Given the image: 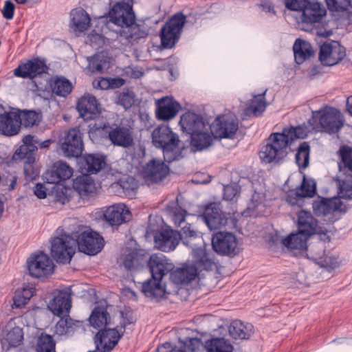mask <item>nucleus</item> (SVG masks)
<instances>
[{
    "label": "nucleus",
    "instance_id": "obj_1",
    "mask_svg": "<svg viewBox=\"0 0 352 352\" xmlns=\"http://www.w3.org/2000/svg\"><path fill=\"white\" fill-rule=\"evenodd\" d=\"M285 3L288 10L302 12V30L322 38H328L332 35L333 31L327 30L322 22L327 14L322 3L310 2L309 0H285Z\"/></svg>",
    "mask_w": 352,
    "mask_h": 352
},
{
    "label": "nucleus",
    "instance_id": "obj_2",
    "mask_svg": "<svg viewBox=\"0 0 352 352\" xmlns=\"http://www.w3.org/2000/svg\"><path fill=\"white\" fill-rule=\"evenodd\" d=\"M179 125L183 132L190 135V145L195 151H203L212 144L210 124L201 115L186 111L181 116Z\"/></svg>",
    "mask_w": 352,
    "mask_h": 352
},
{
    "label": "nucleus",
    "instance_id": "obj_3",
    "mask_svg": "<svg viewBox=\"0 0 352 352\" xmlns=\"http://www.w3.org/2000/svg\"><path fill=\"white\" fill-rule=\"evenodd\" d=\"M151 137L155 147L162 150L164 159L166 163L170 164L183 157L179 136L168 125L157 126L153 131Z\"/></svg>",
    "mask_w": 352,
    "mask_h": 352
},
{
    "label": "nucleus",
    "instance_id": "obj_4",
    "mask_svg": "<svg viewBox=\"0 0 352 352\" xmlns=\"http://www.w3.org/2000/svg\"><path fill=\"white\" fill-rule=\"evenodd\" d=\"M339 171L336 177L340 198L352 200V148L342 146L339 150Z\"/></svg>",
    "mask_w": 352,
    "mask_h": 352
},
{
    "label": "nucleus",
    "instance_id": "obj_5",
    "mask_svg": "<svg viewBox=\"0 0 352 352\" xmlns=\"http://www.w3.org/2000/svg\"><path fill=\"white\" fill-rule=\"evenodd\" d=\"M201 216L210 230L226 226L234 228L237 223L234 214L223 212L220 203L210 202L206 204Z\"/></svg>",
    "mask_w": 352,
    "mask_h": 352
},
{
    "label": "nucleus",
    "instance_id": "obj_6",
    "mask_svg": "<svg viewBox=\"0 0 352 352\" xmlns=\"http://www.w3.org/2000/svg\"><path fill=\"white\" fill-rule=\"evenodd\" d=\"M318 121L322 131L333 135L340 131L344 125V120L338 109L326 106L318 111H312L309 124L314 125Z\"/></svg>",
    "mask_w": 352,
    "mask_h": 352
},
{
    "label": "nucleus",
    "instance_id": "obj_7",
    "mask_svg": "<svg viewBox=\"0 0 352 352\" xmlns=\"http://www.w3.org/2000/svg\"><path fill=\"white\" fill-rule=\"evenodd\" d=\"M259 152V157L265 164L279 163L287 155L289 144L280 133H272Z\"/></svg>",
    "mask_w": 352,
    "mask_h": 352
},
{
    "label": "nucleus",
    "instance_id": "obj_8",
    "mask_svg": "<svg viewBox=\"0 0 352 352\" xmlns=\"http://www.w3.org/2000/svg\"><path fill=\"white\" fill-rule=\"evenodd\" d=\"M58 234L51 239V255L58 263L61 264L69 263L75 254L74 248V240L61 228L56 230Z\"/></svg>",
    "mask_w": 352,
    "mask_h": 352
},
{
    "label": "nucleus",
    "instance_id": "obj_9",
    "mask_svg": "<svg viewBox=\"0 0 352 352\" xmlns=\"http://www.w3.org/2000/svg\"><path fill=\"white\" fill-rule=\"evenodd\" d=\"M324 224L320 225L310 211L301 209L297 212V230L302 235L310 237L318 234L321 241L329 242L330 241V236L328 234L329 230Z\"/></svg>",
    "mask_w": 352,
    "mask_h": 352
},
{
    "label": "nucleus",
    "instance_id": "obj_10",
    "mask_svg": "<svg viewBox=\"0 0 352 352\" xmlns=\"http://www.w3.org/2000/svg\"><path fill=\"white\" fill-rule=\"evenodd\" d=\"M186 18L182 12H177L163 25L160 36L161 45L164 49H172L179 41Z\"/></svg>",
    "mask_w": 352,
    "mask_h": 352
},
{
    "label": "nucleus",
    "instance_id": "obj_11",
    "mask_svg": "<svg viewBox=\"0 0 352 352\" xmlns=\"http://www.w3.org/2000/svg\"><path fill=\"white\" fill-rule=\"evenodd\" d=\"M342 201L337 197L327 198L318 196L312 203L314 213L317 217H323L327 226L333 224L340 219L337 212H342Z\"/></svg>",
    "mask_w": 352,
    "mask_h": 352
},
{
    "label": "nucleus",
    "instance_id": "obj_12",
    "mask_svg": "<svg viewBox=\"0 0 352 352\" xmlns=\"http://www.w3.org/2000/svg\"><path fill=\"white\" fill-rule=\"evenodd\" d=\"M210 135L218 139H233L239 129V120L234 114L218 116L208 126Z\"/></svg>",
    "mask_w": 352,
    "mask_h": 352
},
{
    "label": "nucleus",
    "instance_id": "obj_13",
    "mask_svg": "<svg viewBox=\"0 0 352 352\" xmlns=\"http://www.w3.org/2000/svg\"><path fill=\"white\" fill-rule=\"evenodd\" d=\"M75 241L80 252L90 256H94L100 252L104 245L103 237L91 228L78 234Z\"/></svg>",
    "mask_w": 352,
    "mask_h": 352
},
{
    "label": "nucleus",
    "instance_id": "obj_14",
    "mask_svg": "<svg viewBox=\"0 0 352 352\" xmlns=\"http://www.w3.org/2000/svg\"><path fill=\"white\" fill-rule=\"evenodd\" d=\"M107 17L109 22L117 25L120 29L129 26L135 20V15L133 10V1L127 2H116L109 10Z\"/></svg>",
    "mask_w": 352,
    "mask_h": 352
},
{
    "label": "nucleus",
    "instance_id": "obj_15",
    "mask_svg": "<svg viewBox=\"0 0 352 352\" xmlns=\"http://www.w3.org/2000/svg\"><path fill=\"white\" fill-rule=\"evenodd\" d=\"M346 48L340 42L331 40L320 45L319 60L324 66H334L346 56Z\"/></svg>",
    "mask_w": 352,
    "mask_h": 352
},
{
    "label": "nucleus",
    "instance_id": "obj_16",
    "mask_svg": "<svg viewBox=\"0 0 352 352\" xmlns=\"http://www.w3.org/2000/svg\"><path fill=\"white\" fill-rule=\"evenodd\" d=\"M237 245V239L231 232L219 231L212 235V246L219 255L234 257L238 253Z\"/></svg>",
    "mask_w": 352,
    "mask_h": 352
},
{
    "label": "nucleus",
    "instance_id": "obj_17",
    "mask_svg": "<svg viewBox=\"0 0 352 352\" xmlns=\"http://www.w3.org/2000/svg\"><path fill=\"white\" fill-rule=\"evenodd\" d=\"M27 264L29 274L32 277L47 276L54 272L52 260L43 252L32 254L28 259Z\"/></svg>",
    "mask_w": 352,
    "mask_h": 352
},
{
    "label": "nucleus",
    "instance_id": "obj_18",
    "mask_svg": "<svg viewBox=\"0 0 352 352\" xmlns=\"http://www.w3.org/2000/svg\"><path fill=\"white\" fill-rule=\"evenodd\" d=\"M61 149L67 157L81 156L84 144L82 133L77 127L69 129L61 140Z\"/></svg>",
    "mask_w": 352,
    "mask_h": 352
},
{
    "label": "nucleus",
    "instance_id": "obj_19",
    "mask_svg": "<svg viewBox=\"0 0 352 352\" xmlns=\"http://www.w3.org/2000/svg\"><path fill=\"white\" fill-rule=\"evenodd\" d=\"M48 69L45 59L37 56L19 65L14 70V74L22 78L33 80L43 74H47Z\"/></svg>",
    "mask_w": 352,
    "mask_h": 352
},
{
    "label": "nucleus",
    "instance_id": "obj_20",
    "mask_svg": "<svg viewBox=\"0 0 352 352\" xmlns=\"http://www.w3.org/2000/svg\"><path fill=\"white\" fill-rule=\"evenodd\" d=\"M147 267L151 276L157 281H162V278L174 269L175 265L164 254L157 253L150 256Z\"/></svg>",
    "mask_w": 352,
    "mask_h": 352
},
{
    "label": "nucleus",
    "instance_id": "obj_21",
    "mask_svg": "<svg viewBox=\"0 0 352 352\" xmlns=\"http://www.w3.org/2000/svg\"><path fill=\"white\" fill-rule=\"evenodd\" d=\"M123 334L119 327H105L96 334L94 337L96 345L99 344L100 352H110L118 343Z\"/></svg>",
    "mask_w": 352,
    "mask_h": 352
},
{
    "label": "nucleus",
    "instance_id": "obj_22",
    "mask_svg": "<svg viewBox=\"0 0 352 352\" xmlns=\"http://www.w3.org/2000/svg\"><path fill=\"white\" fill-rule=\"evenodd\" d=\"M178 230L171 228L158 230L153 234L155 246L164 252L173 251L179 243Z\"/></svg>",
    "mask_w": 352,
    "mask_h": 352
},
{
    "label": "nucleus",
    "instance_id": "obj_23",
    "mask_svg": "<svg viewBox=\"0 0 352 352\" xmlns=\"http://www.w3.org/2000/svg\"><path fill=\"white\" fill-rule=\"evenodd\" d=\"M155 115L160 120L168 121L175 118L182 109L173 96H164L155 100Z\"/></svg>",
    "mask_w": 352,
    "mask_h": 352
},
{
    "label": "nucleus",
    "instance_id": "obj_24",
    "mask_svg": "<svg viewBox=\"0 0 352 352\" xmlns=\"http://www.w3.org/2000/svg\"><path fill=\"white\" fill-rule=\"evenodd\" d=\"M100 104L94 96L85 94L78 99L76 109L85 120H91L99 116Z\"/></svg>",
    "mask_w": 352,
    "mask_h": 352
},
{
    "label": "nucleus",
    "instance_id": "obj_25",
    "mask_svg": "<svg viewBox=\"0 0 352 352\" xmlns=\"http://www.w3.org/2000/svg\"><path fill=\"white\" fill-rule=\"evenodd\" d=\"M161 159L153 158L144 166L145 178L153 182H158L169 174V166Z\"/></svg>",
    "mask_w": 352,
    "mask_h": 352
},
{
    "label": "nucleus",
    "instance_id": "obj_26",
    "mask_svg": "<svg viewBox=\"0 0 352 352\" xmlns=\"http://www.w3.org/2000/svg\"><path fill=\"white\" fill-rule=\"evenodd\" d=\"M18 118L16 108L13 109V111H4L1 113L0 133L6 137L17 135L21 131Z\"/></svg>",
    "mask_w": 352,
    "mask_h": 352
},
{
    "label": "nucleus",
    "instance_id": "obj_27",
    "mask_svg": "<svg viewBox=\"0 0 352 352\" xmlns=\"http://www.w3.org/2000/svg\"><path fill=\"white\" fill-rule=\"evenodd\" d=\"M130 211L123 204L109 206L103 213L104 220L111 226H118L129 219Z\"/></svg>",
    "mask_w": 352,
    "mask_h": 352
},
{
    "label": "nucleus",
    "instance_id": "obj_28",
    "mask_svg": "<svg viewBox=\"0 0 352 352\" xmlns=\"http://www.w3.org/2000/svg\"><path fill=\"white\" fill-rule=\"evenodd\" d=\"M89 322L91 327L99 331L111 324V318L107 310V301L94 307L89 316Z\"/></svg>",
    "mask_w": 352,
    "mask_h": 352
},
{
    "label": "nucleus",
    "instance_id": "obj_29",
    "mask_svg": "<svg viewBox=\"0 0 352 352\" xmlns=\"http://www.w3.org/2000/svg\"><path fill=\"white\" fill-rule=\"evenodd\" d=\"M108 138L114 146L127 148L132 145L133 138L129 127L124 125H115L111 127Z\"/></svg>",
    "mask_w": 352,
    "mask_h": 352
},
{
    "label": "nucleus",
    "instance_id": "obj_30",
    "mask_svg": "<svg viewBox=\"0 0 352 352\" xmlns=\"http://www.w3.org/2000/svg\"><path fill=\"white\" fill-rule=\"evenodd\" d=\"M23 144L17 148L12 156V158L6 162L8 166H12L18 161H22L25 157L35 155L38 148L34 142V136L28 135L23 140Z\"/></svg>",
    "mask_w": 352,
    "mask_h": 352
},
{
    "label": "nucleus",
    "instance_id": "obj_31",
    "mask_svg": "<svg viewBox=\"0 0 352 352\" xmlns=\"http://www.w3.org/2000/svg\"><path fill=\"white\" fill-rule=\"evenodd\" d=\"M71 298L66 291H59L54 295L48 305L49 309L58 316L67 313L71 308Z\"/></svg>",
    "mask_w": 352,
    "mask_h": 352
},
{
    "label": "nucleus",
    "instance_id": "obj_32",
    "mask_svg": "<svg viewBox=\"0 0 352 352\" xmlns=\"http://www.w3.org/2000/svg\"><path fill=\"white\" fill-rule=\"evenodd\" d=\"M197 274L194 265H185L182 267L173 269L170 272V280L174 284H187L193 280Z\"/></svg>",
    "mask_w": 352,
    "mask_h": 352
},
{
    "label": "nucleus",
    "instance_id": "obj_33",
    "mask_svg": "<svg viewBox=\"0 0 352 352\" xmlns=\"http://www.w3.org/2000/svg\"><path fill=\"white\" fill-rule=\"evenodd\" d=\"M73 188L82 199L91 196L96 189L94 180L87 174L76 177L73 181Z\"/></svg>",
    "mask_w": 352,
    "mask_h": 352
},
{
    "label": "nucleus",
    "instance_id": "obj_34",
    "mask_svg": "<svg viewBox=\"0 0 352 352\" xmlns=\"http://www.w3.org/2000/svg\"><path fill=\"white\" fill-rule=\"evenodd\" d=\"M118 36L124 37L129 42L138 41L148 36V32L144 27L135 23V21L129 26H124L123 29L115 31Z\"/></svg>",
    "mask_w": 352,
    "mask_h": 352
},
{
    "label": "nucleus",
    "instance_id": "obj_35",
    "mask_svg": "<svg viewBox=\"0 0 352 352\" xmlns=\"http://www.w3.org/2000/svg\"><path fill=\"white\" fill-rule=\"evenodd\" d=\"M141 292L148 298L159 300L164 297L166 288L162 281H157L152 276L142 283Z\"/></svg>",
    "mask_w": 352,
    "mask_h": 352
},
{
    "label": "nucleus",
    "instance_id": "obj_36",
    "mask_svg": "<svg viewBox=\"0 0 352 352\" xmlns=\"http://www.w3.org/2000/svg\"><path fill=\"white\" fill-rule=\"evenodd\" d=\"M19 115V123L20 129L21 127L32 128L38 126L42 120V114L40 111H36L32 109H21L16 108Z\"/></svg>",
    "mask_w": 352,
    "mask_h": 352
},
{
    "label": "nucleus",
    "instance_id": "obj_37",
    "mask_svg": "<svg viewBox=\"0 0 352 352\" xmlns=\"http://www.w3.org/2000/svg\"><path fill=\"white\" fill-rule=\"evenodd\" d=\"M254 333V326L240 320H233L229 327V333L233 339L248 340Z\"/></svg>",
    "mask_w": 352,
    "mask_h": 352
},
{
    "label": "nucleus",
    "instance_id": "obj_38",
    "mask_svg": "<svg viewBox=\"0 0 352 352\" xmlns=\"http://www.w3.org/2000/svg\"><path fill=\"white\" fill-rule=\"evenodd\" d=\"M71 27L75 32H83L90 27L91 19L82 8L73 9L70 12Z\"/></svg>",
    "mask_w": 352,
    "mask_h": 352
},
{
    "label": "nucleus",
    "instance_id": "obj_39",
    "mask_svg": "<svg viewBox=\"0 0 352 352\" xmlns=\"http://www.w3.org/2000/svg\"><path fill=\"white\" fill-rule=\"evenodd\" d=\"M294 60L296 64L300 65L314 55V50L311 43L307 41L297 38L293 45Z\"/></svg>",
    "mask_w": 352,
    "mask_h": 352
},
{
    "label": "nucleus",
    "instance_id": "obj_40",
    "mask_svg": "<svg viewBox=\"0 0 352 352\" xmlns=\"http://www.w3.org/2000/svg\"><path fill=\"white\" fill-rule=\"evenodd\" d=\"M81 160L84 168L89 174H96L103 168L106 164V157L98 153L86 154Z\"/></svg>",
    "mask_w": 352,
    "mask_h": 352
},
{
    "label": "nucleus",
    "instance_id": "obj_41",
    "mask_svg": "<svg viewBox=\"0 0 352 352\" xmlns=\"http://www.w3.org/2000/svg\"><path fill=\"white\" fill-rule=\"evenodd\" d=\"M266 92L267 89L261 94L253 95V98L249 101L245 110L247 115L252 113L258 117L263 114L267 105L265 98Z\"/></svg>",
    "mask_w": 352,
    "mask_h": 352
},
{
    "label": "nucleus",
    "instance_id": "obj_42",
    "mask_svg": "<svg viewBox=\"0 0 352 352\" xmlns=\"http://www.w3.org/2000/svg\"><path fill=\"white\" fill-rule=\"evenodd\" d=\"M23 339V329L19 327H14L3 336L1 340V344L3 349L9 350L12 347L19 346Z\"/></svg>",
    "mask_w": 352,
    "mask_h": 352
},
{
    "label": "nucleus",
    "instance_id": "obj_43",
    "mask_svg": "<svg viewBox=\"0 0 352 352\" xmlns=\"http://www.w3.org/2000/svg\"><path fill=\"white\" fill-rule=\"evenodd\" d=\"M206 352H233L234 347L229 340L223 338H214L206 341Z\"/></svg>",
    "mask_w": 352,
    "mask_h": 352
},
{
    "label": "nucleus",
    "instance_id": "obj_44",
    "mask_svg": "<svg viewBox=\"0 0 352 352\" xmlns=\"http://www.w3.org/2000/svg\"><path fill=\"white\" fill-rule=\"evenodd\" d=\"M181 230L178 231L179 236V241L186 246H190L192 248L191 241L195 239H199L202 241V238L199 232L193 226L192 224L186 222L182 226Z\"/></svg>",
    "mask_w": 352,
    "mask_h": 352
},
{
    "label": "nucleus",
    "instance_id": "obj_45",
    "mask_svg": "<svg viewBox=\"0 0 352 352\" xmlns=\"http://www.w3.org/2000/svg\"><path fill=\"white\" fill-rule=\"evenodd\" d=\"M309 236L300 234L297 230L296 233H291L283 240V243L287 248L293 250H304L307 248V240Z\"/></svg>",
    "mask_w": 352,
    "mask_h": 352
},
{
    "label": "nucleus",
    "instance_id": "obj_46",
    "mask_svg": "<svg viewBox=\"0 0 352 352\" xmlns=\"http://www.w3.org/2000/svg\"><path fill=\"white\" fill-rule=\"evenodd\" d=\"M311 148L308 142H301L296 150L295 161L299 169H305L309 164Z\"/></svg>",
    "mask_w": 352,
    "mask_h": 352
},
{
    "label": "nucleus",
    "instance_id": "obj_47",
    "mask_svg": "<svg viewBox=\"0 0 352 352\" xmlns=\"http://www.w3.org/2000/svg\"><path fill=\"white\" fill-rule=\"evenodd\" d=\"M53 93L60 97L67 96L72 91L71 82L64 76L56 77L51 83Z\"/></svg>",
    "mask_w": 352,
    "mask_h": 352
},
{
    "label": "nucleus",
    "instance_id": "obj_48",
    "mask_svg": "<svg viewBox=\"0 0 352 352\" xmlns=\"http://www.w3.org/2000/svg\"><path fill=\"white\" fill-rule=\"evenodd\" d=\"M193 258L199 267L205 270H211L214 264L205 249L201 248H192Z\"/></svg>",
    "mask_w": 352,
    "mask_h": 352
},
{
    "label": "nucleus",
    "instance_id": "obj_49",
    "mask_svg": "<svg viewBox=\"0 0 352 352\" xmlns=\"http://www.w3.org/2000/svg\"><path fill=\"white\" fill-rule=\"evenodd\" d=\"M36 292L34 287L28 286L16 294L13 298V307L19 308L27 304L28 301L33 296Z\"/></svg>",
    "mask_w": 352,
    "mask_h": 352
},
{
    "label": "nucleus",
    "instance_id": "obj_50",
    "mask_svg": "<svg viewBox=\"0 0 352 352\" xmlns=\"http://www.w3.org/2000/svg\"><path fill=\"white\" fill-rule=\"evenodd\" d=\"M280 133L285 135V139L289 145L295 140L302 139L307 136L305 129L300 126L284 128Z\"/></svg>",
    "mask_w": 352,
    "mask_h": 352
},
{
    "label": "nucleus",
    "instance_id": "obj_51",
    "mask_svg": "<svg viewBox=\"0 0 352 352\" xmlns=\"http://www.w3.org/2000/svg\"><path fill=\"white\" fill-rule=\"evenodd\" d=\"M88 69L91 72H99L103 73L105 68H108L109 62L103 58V56L100 54H95L88 59Z\"/></svg>",
    "mask_w": 352,
    "mask_h": 352
},
{
    "label": "nucleus",
    "instance_id": "obj_52",
    "mask_svg": "<svg viewBox=\"0 0 352 352\" xmlns=\"http://www.w3.org/2000/svg\"><path fill=\"white\" fill-rule=\"evenodd\" d=\"M327 8L331 12H344L349 10L352 14L351 0H325Z\"/></svg>",
    "mask_w": 352,
    "mask_h": 352
},
{
    "label": "nucleus",
    "instance_id": "obj_53",
    "mask_svg": "<svg viewBox=\"0 0 352 352\" xmlns=\"http://www.w3.org/2000/svg\"><path fill=\"white\" fill-rule=\"evenodd\" d=\"M55 350V342L52 336L42 333L38 338L37 352H52Z\"/></svg>",
    "mask_w": 352,
    "mask_h": 352
},
{
    "label": "nucleus",
    "instance_id": "obj_54",
    "mask_svg": "<svg viewBox=\"0 0 352 352\" xmlns=\"http://www.w3.org/2000/svg\"><path fill=\"white\" fill-rule=\"evenodd\" d=\"M142 256L136 252H131L126 254L123 265L127 270H137L142 265Z\"/></svg>",
    "mask_w": 352,
    "mask_h": 352
},
{
    "label": "nucleus",
    "instance_id": "obj_55",
    "mask_svg": "<svg viewBox=\"0 0 352 352\" xmlns=\"http://www.w3.org/2000/svg\"><path fill=\"white\" fill-rule=\"evenodd\" d=\"M43 177L45 183L52 185L53 189L56 188V186H58L65 181L63 180V178L60 177V175L57 173L54 164L50 169L43 173Z\"/></svg>",
    "mask_w": 352,
    "mask_h": 352
},
{
    "label": "nucleus",
    "instance_id": "obj_56",
    "mask_svg": "<svg viewBox=\"0 0 352 352\" xmlns=\"http://www.w3.org/2000/svg\"><path fill=\"white\" fill-rule=\"evenodd\" d=\"M181 347L184 348L187 352H197L201 347H204V344L198 338L186 337L184 340L179 338Z\"/></svg>",
    "mask_w": 352,
    "mask_h": 352
},
{
    "label": "nucleus",
    "instance_id": "obj_57",
    "mask_svg": "<svg viewBox=\"0 0 352 352\" xmlns=\"http://www.w3.org/2000/svg\"><path fill=\"white\" fill-rule=\"evenodd\" d=\"M24 160V173L28 179L33 180L38 175V170L34 168L35 156L29 155L23 158Z\"/></svg>",
    "mask_w": 352,
    "mask_h": 352
},
{
    "label": "nucleus",
    "instance_id": "obj_58",
    "mask_svg": "<svg viewBox=\"0 0 352 352\" xmlns=\"http://www.w3.org/2000/svg\"><path fill=\"white\" fill-rule=\"evenodd\" d=\"M306 197L296 188L295 190H289L286 195V201L292 206L302 207Z\"/></svg>",
    "mask_w": 352,
    "mask_h": 352
},
{
    "label": "nucleus",
    "instance_id": "obj_59",
    "mask_svg": "<svg viewBox=\"0 0 352 352\" xmlns=\"http://www.w3.org/2000/svg\"><path fill=\"white\" fill-rule=\"evenodd\" d=\"M305 197H313L316 193V184L313 179H306L304 177L302 184L296 187Z\"/></svg>",
    "mask_w": 352,
    "mask_h": 352
},
{
    "label": "nucleus",
    "instance_id": "obj_60",
    "mask_svg": "<svg viewBox=\"0 0 352 352\" xmlns=\"http://www.w3.org/2000/svg\"><path fill=\"white\" fill-rule=\"evenodd\" d=\"M241 187L237 184H230L223 186V199L229 201H236L240 196Z\"/></svg>",
    "mask_w": 352,
    "mask_h": 352
},
{
    "label": "nucleus",
    "instance_id": "obj_61",
    "mask_svg": "<svg viewBox=\"0 0 352 352\" xmlns=\"http://www.w3.org/2000/svg\"><path fill=\"white\" fill-rule=\"evenodd\" d=\"M135 102V94L133 91L122 92L118 96V104L125 109H130Z\"/></svg>",
    "mask_w": 352,
    "mask_h": 352
},
{
    "label": "nucleus",
    "instance_id": "obj_62",
    "mask_svg": "<svg viewBox=\"0 0 352 352\" xmlns=\"http://www.w3.org/2000/svg\"><path fill=\"white\" fill-rule=\"evenodd\" d=\"M187 211L181 207L176 208L172 215V220L175 227H182L186 222Z\"/></svg>",
    "mask_w": 352,
    "mask_h": 352
},
{
    "label": "nucleus",
    "instance_id": "obj_63",
    "mask_svg": "<svg viewBox=\"0 0 352 352\" xmlns=\"http://www.w3.org/2000/svg\"><path fill=\"white\" fill-rule=\"evenodd\" d=\"M317 263L321 267L325 268L329 271L333 270L338 267L337 258L326 255L319 256Z\"/></svg>",
    "mask_w": 352,
    "mask_h": 352
},
{
    "label": "nucleus",
    "instance_id": "obj_64",
    "mask_svg": "<svg viewBox=\"0 0 352 352\" xmlns=\"http://www.w3.org/2000/svg\"><path fill=\"white\" fill-rule=\"evenodd\" d=\"M54 165L57 173L60 175V177L63 178V180L66 181L72 177L73 170L66 162L58 161Z\"/></svg>",
    "mask_w": 352,
    "mask_h": 352
}]
</instances>
